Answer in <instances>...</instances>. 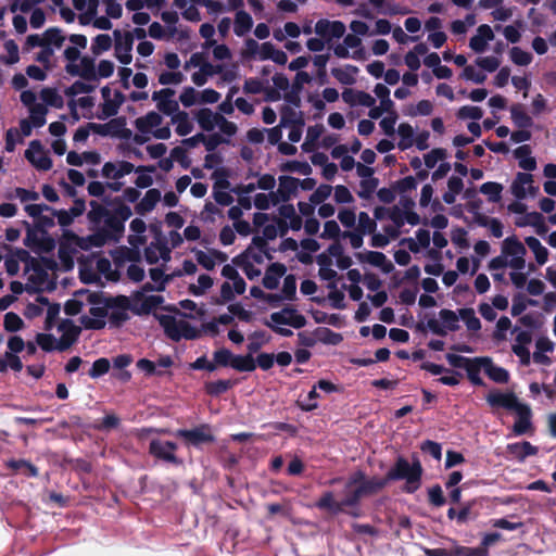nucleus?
<instances>
[{
  "label": "nucleus",
  "mask_w": 556,
  "mask_h": 556,
  "mask_svg": "<svg viewBox=\"0 0 556 556\" xmlns=\"http://www.w3.org/2000/svg\"><path fill=\"white\" fill-rule=\"evenodd\" d=\"M488 404L493 408H505L517 414L513 431L516 435H522L530 432L532 427V412L528 404L520 403L514 392H501L498 390L491 391L486 395Z\"/></svg>",
  "instance_id": "obj_1"
},
{
  "label": "nucleus",
  "mask_w": 556,
  "mask_h": 556,
  "mask_svg": "<svg viewBox=\"0 0 556 556\" xmlns=\"http://www.w3.org/2000/svg\"><path fill=\"white\" fill-rule=\"evenodd\" d=\"M130 254V250L126 248L115 250L113 253V264L104 257L93 258L91 262L96 265L97 274L92 278H99L101 275L105 276V278H119L124 273V268H126L128 278H142L143 269L132 262Z\"/></svg>",
  "instance_id": "obj_2"
},
{
  "label": "nucleus",
  "mask_w": 556,
  "mask_h": 556,
  "mask_svg": "<svg viewBox=\"0 0 556 556\" xmlns=\"http://www.w3.org/2000/svg\"><path fill=\"white\" fill-rule=\"evenodd\" d=\"M87 217L90 223L99 226L98 231L93 236L100 237L101 247L110 241L116 242L123 237L125 226L116 219L114 211L96 201H91Z\"/></svg>",
  "instance_id": "obj_3"
},
{
  "label": "nucleus",
  "mask_w": 556,
  "mask_h": 556,
  "mask_svg": "<svg viewBox=\"0 0 556 556\" xmlns=\"http://www.w3.org/2000/svg\"><path fill=\"white\" fill-rule=\"evenodd\" d=\"M137 132L132 139L138 144H143L151 139L167 140L172 136L168 124H164L163 117L157 112H149L135 121Z\"/></svg>",
  "instance_id": "obj_4"
},
{
  "label": "nucleus",
  "mask_w": 556,
  "mask_h": 556,
  "mask_svg": "<svg viewBox=\"0 0 556 556\" xmlns=\"http://www.w3.org/2000/svg\"><path fill=\"white\" fill-rule=\"evenodd\" d=\"M78 296H86L87 304H91L92 306L89 309V313L92 317L83 315L79 318V323L85 329L88 330H101L105 327V317L109 315L110 307L109 305V296H104L99 292H90L89 290H78Z\"/></svg>",
  "instance_id": "obj_5"
},
{
  "label": "nucleus",
  "mask_w": 556,
  "mask_h": 556,
  "mask_svg": "<svg viewBox=\"0 0 556 556\" xmlns=\"http://www.w3.org/2000/svg\"><path fill=\"white\" fill-rule=\"evenodd\" d=\"M422 472L424 469L418 459L410 464L403 456H399L386 476L388 482L404 480L405 486L403 490L406 493H414L420 488Z\"/></svg>",
  "instance_id": "obj_6"
},
{
  "label": "nucleus",
  "mask_w": 556,
  "mask_h": 556,
  "mask_svg": "<svg viewBox=\"0 0 556 556\" xmlns=\"http://www.w3.org/2000/svg\"><path fill=\"white\" fill-rule=\"evenodd\" d=\"M156 286L151 282H147L142 286L141 290L136 291L131 296L132 313L135 315H148L154 312L164 302V298L159 294H148L152 291H163L166 288L167 282L170 280H153Z\"/></svg>",
  "instance_id": "obj_7"
},
{
  "label": "nucleus",
  "mask_w": 556,
  "mask_h": 556,
  "mask_svg": "<svg viewBox=\"0 0 556 556\" xmlns=\"http://www.w3.org/2000/svg\"><path fill=\"white\" fill-rule=\"evenodd\" d=\"M445 358L452 367L464 369L466 371L467 379L472 386H485L480 374L482 370L485 372V367L489 365V356L466 357L454 353H447Z\"/></svg>",
  "instance_id": "obj_8"
},
{
  "label": "nucleus",
  "mask_w": 556,
  "mask_h": 556,
  "mask_svg": "<svg viewBox=\"0 0 556 556\" xmlns=\"http://www.w3.org/2000/svg\"><path fill=\"white\" fill-rule=\"evenodd\" d=\"M164 333L174 342L181 339L195 340L201 337V330L186 320H178L172 315L154 314Z\"/></svg>",
  "instance_id": "obj_9"
},
{
  "label": "nucleus",
  "mask_w": 556,
  "mask_h": 556,
  "mask_svg": "<svg viewBox=\"0 0 556 556\" xmlns=\"http://www.w3.org/2000/svg\"><path fill=\"white\" fill-rule=\"evenodd\" d=\"M345 491L346 495L342 501H336L331 491L324 492L316 502V507L337 515L340 511H345V508H355L359 506L362 498L365 497L359 485Z\"/></svg>",
  "instance_id": "obj_10"
},
{
  "label": "nucleus",
  "mask_w": 556,
  "mask_h": 556,
  "mask_svg": "<svg viewBox=\"0 0 556 556\" xmlns=\"http://www.w3.org/2000/svg\"><path fill=\"white\" fill-rule=\"evenodd\" d=\"M439 317L442 323L437 318L431 317L427 320V324L418 323L416 329L421 332H426L429 329L432 333L445 337L448 331H457L459 329V313L443 308L439 312Z\"/></svg>",
  "instance_id": "obj_11"
},
{
  "label": "nucleus",
  "mask_w": 556,
  "mask_h": 556,
  "mask_svg": "<svg viewBox=\"0 0 556 556\" xmlns=\"http://www.w3.org/2000/svg\"><path fill=\"white\" fill-rule=\"evenodd\" d=\"M175 435L181 438L187 446L197 448L204 444H212L216 440L208 424H201L192 429H178Z\"/></svg>",
  "instance_id": "obj_12"
},
{
  "label": "nucleus",
  "mask_w": 556,
  "mask_h": 556,
  "mask_svg": "<svg viewBox=\"0 0 556 556\" xmlns=\"http://www.w3.org/2000/svg\"><path fill=\"white\" fill-rule=\"evenodd\" d=\"M108 307V318L112 328L122 327L130 318L128 311L132 312L131 300L126 295L109 296Z\"/></svg>",
  "instance_id": "obj_13"
},
{
  "label": "nucleus",
  "mask_w": 556,
  "mask_h": 556,
  "mask_svg": "<svg viewBox=\"0 0 556 556\" xmlns=\"http://www.w3.org/2000/svg\"><path fill=\"white\" fill-rule=\"evenodd\" d=\"M65 36L59 28H49L41 35H29L22 48L23 52H29L36 47L61 48L65 42Z\"/></svg>",
  "instance_id": "obj_14"
},
{
  "label": "nucleus",
  "mask_w": 556,
  "mask_h": 556,
  "mask_svg": "<svg viewBox=\"0 0 556 556\" xmlns=\"http://www.w3.org/2000/svg\"><path fill=\"white\" fill-rule=\"evenodd\" d=\"M178 445L173 441H162L160 439H153L149 443V454L154 458L175 465L181 466L182 459L176 456Z\"/></svg>",
  "instance_id": "obj_15"
},
{
  "label": "nucleus",
  "mask_w": 556,
  "mask_h": 556,
  "mask_svg": "<svg viewBox=\"0 0 556 556\" xmlns=\"http://www.w3.org/2000/svg\"><path fill=\"white\" fill-rule=\"evenodd\" d=\"M501 252L509 258V267L515 270L525 268L527 253L525 245L516 238L508 237L502 242Z\"/></svg>",
  "instance_id": "obj_16"
},
{
  "label": "nucleus",
  "mask_w": 556,
  "mask_h": 556,
  "mask_svg": "<svg viewBox=\"0 0 556 556\" xmlns=\"http://www.w3.org/2000/svg\"><path fill=\"white\" fill-rule=\"evenodd\" d=\"M285 100L287 103L281 105L279 110L280 121L279 124L283 127L291 125H304V115L300 108V99L291 94H286Z\"/></svg>",
  "instance_id": "obj_17"
},
{
  "label": "nucleus",
  "mask_w": 556,
  "mask_h": 556,
  "mask_svg": "<svg viewBox=\"0 0 556 556\" xmlns=\"http://www.w3.org/2000/svg\"><path fill=\"white\" fill-rule=\"evenodd\" d=\"M103 97V103L100 105V119H105L111 116H115L118 113L121 105L124 103L125 97L117 90H112L109 87L101 89Z\"/></svg>",
  "instance_id": "obj_18"
},
{
  "label": "nucleus",
  "mask_w": 556,
  "mask_h": 556,
  "mask_svg": "<svg viewBox=\"0 0 556 556\" xmlns=\"http://www.w3.org/2000/svg\"><path fill=\"white\" fill-rule=\"evenodd\" d=\"M24 244L39 252H50L55 248L54 239L42 229L28 228Z\"/></svg>",
  "instance_id": "obj_19"
},
{
  "label": "nucleus",
  "mask_w": 556,
  "mask_h": 556,
  "mask_svg": "<svg viewBox=\"0 0 556 556\" xmlns=\"http://www.w3.org/2000/svg\"><path fill=\"white\" fill-rule=\"evenodd\" d=\"M276 325H285L294 329H301L306 326V318L300 314L294 307L286 306L279 312L270 314L269 319Z\"/></svg>",
  "instance_id": "obj_20"
},
{
  "label": "nucleus",
  "mask_w": 556,
  "mask_h": 556,
  "mask_svg": "<svg viewBox=\"0 0 556 556\" xmlns=\"http://www.w3.org/2000/svg\"><path fill=\"white\" fill-rule=\"evenodd\" d=\"M60 245H64L65 250H68L71 248H79L81 250H89L92 247L100 248L101 247V240L98 236H87V237H79L73 231L65 229L62 233V239L60 242Z\"/></svg>",
  "instance_id": "obj_21"
},
{
  "label": "nucleus",
  "mask_w": 556,
  "mask_h": 556,
  "mask_svg": "<svg viewBox=\"0 0 556 556\" xmlns=\"http://www.w3.org/2000/svg\"><path fill=\"white\" fill-rule=\"evenodd\" d=\"M58 329L62 332L58 341V351L60 352H64L74 345L81 332V328L76 326L71 319L62 320Z\"/></svg>",
  "instance_id": "obj_22"
},
{
  "label": "nucleus",
  "mask_w": 556,
  "mask_h": 556,
  "mask_svg": "<svg viewBox=\"0 0 556 556\" xmlns=\"http://www.w3.org/2000/svg\"><path fill=\"white\" fill-rule=\"evenodd\" d=\"M263 255L256 253L253 248H249L243 256L237 262L243 274L249 278L257 277L262 274Z\"/></svg>",
  "instance_id": "obj_23"
},
{
  "label": "nucleus",
  "mask_w": 556,
  "mask_h": 556,
  "mask_svg": "<svg viewBox=\"0 0 556 556\" xmlns=\"http://www.w3.org/2000/svg\"><path fill=\"white\" fill-rule=\"evenodd\" d=\"M25 157L39 170H48L52 166L48 152L37 140L29 143L28 149L25 151Z\"/></svg>",
  "instance_id": "obj_24"
},
{
  "label": "nucleus",
  "mask_w": 556,
  "mask_h": 556,
  "mask_svg": "<svg viewBox=\"0 0 556 556\" xmlns=\"http://www.w3.org/2000/svg\"><path fill=\"white\" fill-rule=\"evenodd\" d=\"M66 73L73 76H79L88 81L96 80V63L88 55L81 56L75 64H66Z\"/></svg>",
  "instance_id": "obj_25"
},
{
  "label": "nucleus",
  "mask_w": 556,
  "mask_h": 556,
  "mask_svg": "<svg viewBox=\"0 0 556 556\" xmlns=\"http://www.w3.org/2000/svg\"><path fill=\"white\" fill-rule=\"evenodd\" d=\"M135 165L130 162L116 160L104 163L101 175L108 180H119L134 172Z\"/></svg>",
  "instance_id": "obj_26"
},
{
  "label": "nucleus",
  "mask_w": 556,
  "mask_h": 556,
  "mask_svg": "<svg viewBox=\"0 0 556 556\" xmlns=\"http://www.w3.org/2000/svg\"><path fill=\"white\" fill-rule=\"evenodd\" d=\"M300 189V179L292 176H280L278 179V188L274 191L276 202L285 203L296 197Z\"/></svg>",
  "instance_id": "obj_27"
},
{
  "label": "nucleus",
  "mask_w": 556,
  "mask_h": 556,
  "mask_svg": "<svg viewBox=\"0 0 556 556\" xmlns=\"http://www.w3.org/2000/svg\"><path fill=\"white\" fill-rule=\"evenodd\" d=\"M315 33L326 42L341 38L345 33V25L339 21L320 20L315 24Z\"/></svg>",
  "instance_id": "obj_28"
},
{
  "label": "nucleus",
  "mask_w": 556,
  "mask_h": 556,
  "mask_svg": "<svg viewBox=\"0 0 556 556\" xmlns=\"http://www.w3.org/2000/svg\"><path fill=\"white\" fill-rule=\"evenodd\" d=\"M510 191L517 199L535 195L538 188L533 186V176L527 173H518L511 182Z\"/></svg>",
  "instance_id": "obj_29"
},
{
  "label": "nucleus",
  "mask_w": 556,
  "mask_h": 556,
  "mask_svg": "<svg viewBox=\"0 0 556 556\" xmlns=\"http://www.w3.org/2000/svg\"><path fill=\"white\" fill-rule=\"evenodd\" d=\"M21 262L25 264L26 269H28L30 266L34 267L35 269L39 267V261L31 257L27 251L17 250L11 256L5 258L4 264L7 273L10 276L16 275L18 273Z\"/></svg>",
  "instance_id": "obj_30"
},
{
  "label": "nucleus",
  "mask_w": 556,
  "mask_h": 556,
  "mask_svg": "<svg viewBox=\"0 0 556 556\" xmlns=\"http://www.w3.org/2000/svg\"><path fill=\"white\" fill-rule=\"evenodd\" d=\"M175 91L169 88L154 91L152 93V100L156 103L159 111L166 115H173L178 111V103L173 100Z\"/></svg>",
  "instance_id": "obj_31"
},
{
  "label": "nucleus",
  "mask_w": 556,
  "mask_h": 556,
  "mask_svg": "<svg viewBox=\"0 0 556 556\" xmlns=\"http://www.w3.org/2000/svg\"><path fill=\"white\" fill-rule=\"evenodd\" d=\"M342 100L345 104L349 106H372L376 104V98H374L371 94H369L366 91L353 89V88H345L342 91Z\"/></svg>",
  "instance_id": "obj_32"
},
{
  "label": "nucleus",
  "mask_w": 556,
  "mask_h": 556,
  "mask_svg": "<svg viewBox=\"0 0 556 556\" xmlns=\"http://www.w3.org/2000/svg\"><path fill=\"white\" fill-rule=\"evenodd\" d=\"M494 37V33L489 25H480L476 34L470 38L469 47L476 53H482L488 49L489 42L492 41Z\"/></svg>",
  "instance_id": "obj_33"
},
{
  "label": "nucleus",
  "mask_w": 556,
  "mask_h": 556,
  "mask_svg": "<svg viewBox=\"0 0 556 556\" xmlns=\"http://www.w3.org/2000/svg\"><path fill=\"white\" fill-rule=\"evenodd\" d=\"M103 134L121 139L132 138V131L126 126L125 117L112 118L110 122L102 126Z\"/></svg>",
  "instance_id": "obj_34"
},
{
  "label": "nucleus",
  "mask_w": 556,
  "mask_h": 556,
  "mask_svg": "<svg viewBox=\"0 0 556 556\" xmlns=\"http://www.w3.org/2000/svg\"><path fill=\"white\" fill-rule=\"evenodd\" d=\"M220 117V113L214 112L208 108L200 109L194 113V118L197 123L199 124L200 128L204 131L214 130L218 126Z\"/></svg>",
  "instance_id": "obj_35"
},
{
  "label": "nucleus",
  "mask_w": 556,
  "mask_h": 556,
  "mask_svg": "<svg viewBox=\"0 0 556 556\" xmlns=\"http://www.w3.org/2000/svg\"><path fill=\"white\" fill-rule=\"evenodd\" d=\"M506 451L519 463H523L527 457L534 456L539 453L538 446L532 445L529 441L510 443L506 446Z\"/></svg>",
  "instance_id": "obj_36"
},
{
  "label": "nucleus",
  "mask_w": 556,
  "mask_h": 556,
  "mask_svg": "<svg viewBox=\"0 0 556 556\" xmlns=\"http://www.w3.org/2000/svg\"><path fill=\"white\" fill-rule=\"evenodd\" d=\"M68 40L73 46L64 50V58L67 64H75L81 58L80 50L87 47V38L84 35L74 34L70 36Z\"/></svg>",
  "instance_id": "obj_37"
},
{
  "label": "nucleus",
  "mask_w": 556,
  "mask_h": 556,
  "mask_svg": "<svg viewBox=\"0 0 556 556\" xmlns=\"http://www.w3.org/2000/svg\"><path fill=\"white\" fill-rule=\"evenodd\" d=\"M326 134V128L321 124L307 127L305 140L301 148L304 152H313L319 147L321 137Z\"/></svg>",
  "instance_id": "obj_38"
},
{
  "label": "nucleus",
  "mask_w": 556,
  "mask_h": 556,
  "mask_svg": "<svg viewBox=\"0 0 556 556\" xmlns=\"http://www.w3.org/2000/svg\"><path fill=\"white\" fill-rule=\"evenodd\" d=\"M161 199L162 194L159 189H149L143 198L135 205V212L139 215H146L154 210Z\"/></svg>",
  "instance_id": "obj_39"
},
{
  "label": "nucleus",
  "mask_w": 556,
  "mask_h": 556,
  "mask_svg": "<svg viewBox=\"0 0 556 556\" xmlns=\"http://www.w3.org/2000/svg\"><path fill=\"white\" fill-rule=\"evenodd\" d=\"M390 219L393 222V224L397 227H402L405 223H408L409 225H418L420 222L419 215L414 211H404L401 210V207L394 206L390 210L389 214Z\"/></svg>",
  "instance_id": "obj_40"
},
{
  "label": "nucleus",
  "mask_w": 556,
  "mask_h": 556,
  "mask_svg": "<svg viewBox=\"0 0 556 556\" xmlns=\"http://www.w3.org/2000/svg\"><path fill=\"white\" fill-rule=\"evenodd\" d=\"M129 229L132 232L128 237V242L131 247L137 248L147 243V236L144 235L147 224L143 219L139 217L134 218L129 224Z\"/></svg>",
  "instance_id": "obj_41"
},
{
  "label": "nucleus",
  "mask_w": 556,
  "mask_h": 556,
  "mask_svg": "<svg viewBox=\"0 0 556 556\" xmlns=\"http://www.w3.org/2000/svg\"><path fill=\"white\" fill-rule=\"evenodd\" d=\"M338 281L339 280H328V285H327V289L329 290L328 299L333 308L343 309V308H345L343 291L346 289V285L342 283L341 288H339Z\"/></svg>",
  "instance_id": "obj_42"
},
{
  "label": "nucleus",
  "mask_w": 556,
  "mask_h": 556,
  "mask_svg": "<svg viewBox=\"0 0 556 556\" xmlns=\"http://www.w3.org/2000/svg\"><path fill=\"white\" fill-rule=\"evenodd\" d=\"M172 124L175 126V131L178 136H187L193 130V123L189 114L185 111H177L172 115Z\"/></svg>",
  "instance_id": "obj_43"
},
{
  "label": "nucleus",
  "mask_w": 556,
  "mask_h": 556,
  "mask_svg": "<svg viewBox=\"0 0 556 556\" xmlns=\"http://www.w3.org/2000/svg\"><path fill=\"white\" fill-rule=\"evenodd\" d=\"M358 68L354 65H345L341 67L331 68V75L338 83L345 86H351L356 83Z\"/></svg>",
  "instance_id": "obj_44"
},
{
  "label": "nucleus",
  "mask_w": 556,
  "mask_h": 556,
  "mask_svg": "<svg viewBox=\"0 0 556 556\" xmlns=\"http://www.w3.org/2000/svg\"><path fill=\"white\" fill-rule=\"evenodd\" d=\"M358 257L376 267H380L383 274H389L393 268V264L387 260L386 255L381 252L370 251L365 254L359 253Z\"/></svg>",
  "instance_id": "obj_45"
},
{
  "label": "nucleus",
  "mask_w": 556,
  "mask_h": 556,
  "mask_svg": "<svg viewBox=\"0 0 556 556\" xmlns=\"http://www.w3.org/2000/svg\"><path fill=\"white\" fill-rule=\"evenodd\" d=\"M222 65H214L210 62L205 63L203 66L199 68L198 72H194L191 76V79L194 85L197 86H203L208 77H212L216 74H220L223 72Z\"/></svg>",
  "instance_id": "obj_46"
},
{
  "label": "nucleus",
  "mask_w": 556,
  "mask_h": 556,
  "mask_svg": "<svg viewBox=\"0 0 556 556\" xmlns=\"http://www.w3.org/2000/svg\"><path fill=\"white\" fill-rule=\"evenodd\" d=\"M430 241V232L426 229H419L415 238H408L404 240L407 248L414 253H418L424 249H428Z\"/></svg>",
  "instance_id": "obj_47"
},
{
  "label": "nucleus",
  "mask_w": 556,
  "mask_h": 556,
  "mask_svg": "<svg viewBox=\"0 0 556 556\" xmlns=\"http://www.w3.org/2000/svg\"><path fill=\"white\" fill-rule=\"evenodd\" d=\"M399 135L397 148L402 151L407 150L414 146L415 130L408 123H401L396 129Z\"/></svg>",
  "instance_id": "obj_48"
},
{
  "label": "nucleus",
  "mask_w": 556,
  "mask_h": 556,
  "mask_svg": "<svg viewBox=\"0 0 556 556\" xmlns=\"http://www.w3.org/2000/svg\"><path fill=\"white\" fill-rule=\"evenodd\" d=\"M515 157L519 161V166L525 170H534L536 161L531 156V148L527 144L518 147L514 151Z\"/></svg>",
  "instance_id": "obj_49"
},
{
  "label": "nucleus",
  "mask_w": 556,
  "mask_h": 556,
  "mask_svg": "<svg viewBox=\"0 0 556 556\" xmlns=\"http://www.w3.org/2000/svg\"><path fill=\"white\" fill-rule=\"evenodd\" d=\"M249 343L247 345L248 352L251 354L257 353L263 345L270 341V336L264 330H256L249 334Z\"/></svg>",
  "instance_id": "obj_50"
},
{
  "label": "nucleus",
  "mask_w": 556,
  "mask_h": 556,
  "mask_svg": "<svg viewBox=\"0 0 556 556\" xmlns=\"http://www.w3.org/2000/svg\"><path fill=\"white\" fill-rule=\"evenodd\" d=\"M134 172L137 174L135 186L137 188H149L153 184L152 173L155 172L154 166H138Z\"/></svg>",
  "instance_id": "obj_51"
},
{
  "label": "nucleus",
  "mask_w": 556,
  "mask_h": 556,
  "mask_svg": "<svg viewBox=\"0 0 556 556\" xmlns=\"http://www.w3.org/2000/svg\"><path fill=\"white\" fill-rule=\"evenodd\" d=\"M464 189V182L460 177L452 176L447 181V191L443 194L442 199L446 204H453L456 201V195Z\"/></svg>",
  "instance_id": "obj_52"
},
{
  "label": "nucleus",
  "mask_w": 556,
  "mask_h": 556,
  "mask_svg": "<svg viewBox=\"0 0 556 556\" xmlns=\"http://www.w3.org/2000/svg\"><path fill=\"white\" fill-rule=\"evenodd\" d=\"M253 26L252 17L245 11H238L235 17V34L239 37L245 35Z\"/></svg>",
  "instance_id": "obj_53"
},
{
  "label": "nucleus",
  "mask_w": 556,
  "mask_h": 556,
  "mask_svg": "<svg viewBox=\"0 0 556 556\" xmlns=\"http://www.w3.org/2000/svg\"><path fill=\"white\" fill-rule=\"evenodd\" d=\"M485 375L496 383H507L509 381L508 370L494 365L491 357H489V365L485 367Z\"/></svg>",
  "instance_id": "obj_54"
},
{
  "label": "nucleus",
  "mask_w": 556,
  "mask_h": 556,
  "mask_svg": "<svg viewBox=\"0 0 556 556\" xmlns=\"http://www.w3.org/2000/svg\"><path fill=\"white\" fill-rule=\"evenodd\" d=\"M231 368L240 372H251L256 369L255 359L253 354L249 352L247 355H235Z\"/></svg>",
  "instance_id": "obj_55"
},
{
  "label": "nucleus",
  "mask_w": 556,
  "mask_h": 556,
  "mask_svg": "<svg viewBox=\"0 0 556 556\" xmlns=\"http://www.w3.org/2000/svg\"><path fill=\"white\" fill-rule=\"evenodd\" d=\"M233 384L235 383L231 380L224 379L210 381L204 384V391L206 394L211 396H219L226 393L229 389H231Z\"/></svg>",
  "instance_id": "obj_56"
},
{
  "label": "nucleus",
  "mask_w": 556,
  "mask_h": 556,
  "mask_svg": "<svg viewBox=\"0 0 556 556\" xmlns=\"http://www.w3.org/2000/svg\"><path fill=\"white\" fill-rule=\"evenodd\" d=\"M317 342L324 344L338 345L343 341V337L339 332H334L327 327L316 328Z\"/></svg>",
  "instance_id": "obj_57"
},
{
  "label": "nucleus",
  "mask_w": 556,
  "mask_h": 556,
  "mask_svg": "<svg viewBox=\"0 0 556 556\" xmlns=\"http://www.w3.org/2000/svg\"><path fill=\"white\" fill-rule=\"evenodd\" d=\"M388 483L389 482L387 480V476H384L383 478H366V480L363 481V483H361L359 488L365 496H370L382 490Z\"/></svg>",
  "instance_id": "obj_58"
},
{
  "label": "nucleus",
  "mask_w": 556,
  "mask_h": 556,
  "mask_svg": "<svg viewBox=\"0 0 556 556\" xmlns=\"http://www.w3.org/2000/svg\"><path fill=\"white\" fill-rule=\"evenodd\" d=\"M251 296L268 304L271 307H278L281 304V298L278 293H266L260 287H252L250 289Z\"/></svg>",
  "instance_id": "obj_59"
},
{
  "label": "nucleus",
  "mask_w": 556,
  "mask_h": 556,
  "mask_svg": "<svg viewBox=\"0 0 556 556\" xmlns=\"http://www.w3.org/2000/svg\"><path fill=\"white\" fill-rule=\"evenodd\" d=\"M131 46L132 39L126 38L125 41H117L114 47L115 56L123 64H129L131 62Z\"/></svg>",
  "instance_id": "obj_60"
},
{
  "label": "nucleus",
  "mask_w": 556,
  "mask_h": 556,
  "mask_svg": "<svg viewBox=\"0 0 556 556\" xmlns=\"http://www.w3.org/2000/svg\"><path fill=\"white\" fill-rule=\"evenodd\" d=\"M525 241L528 248L533 252L536 262L540 265L545 264V262L547 261L548 252L546 248L542 245L540 240L534 237H528L526 238Z\"/></svg>",
  "instance_id": "obj_61"
},
{
  "label": "nucleus",
  "mask_w": 556,
  "mask_h": 556,
  "mask_svg": "<svg viewBox=\"0 0 556 556\" xmlns=\"http://www.w3.org/2000/svg\"><path fill=\"white\" fill-rule=\"evenodd\" d=\"M536 306L538 301L528 299L523 293H517L513 296V305L510 313L514 317L521 315L526 309L527 306Z\"/></svg>",
  "instance_id": "obj_62"
},
{
  "label": "nucleus",
  "mask_w": 556,
  "mask_h": 556,
  "mask_svg": "<svg viewBox=\"0 0 556 556\" xmlns=\"http://www.w3.org/2000/svg\"><path fill=\"white\" fill-rule=\"evenodd\" d=\"M23 367V363L17 354L5 352L4 356L0 357V372H7L8 368L20 372Z\"/></svg>",
  "instance_id": "obj_63"
},
{
  "label": "nucleus",
  "mask_w": 556,
  "mask_h": 556,
  "mask_svg": "<svg viewBox=\"0 0 556 556\" xmlns=\"http://www.w3.org/2000/svg\"><path fill=\"white\" fill-rule=\"evenodd\" d=\"M454 543L453 555L454 556H489V552L486 548L478 546V547H469L457 545L456 541H452Z\"/></svg>",
  "instance_id": "obj_64"
}]
</instances>
